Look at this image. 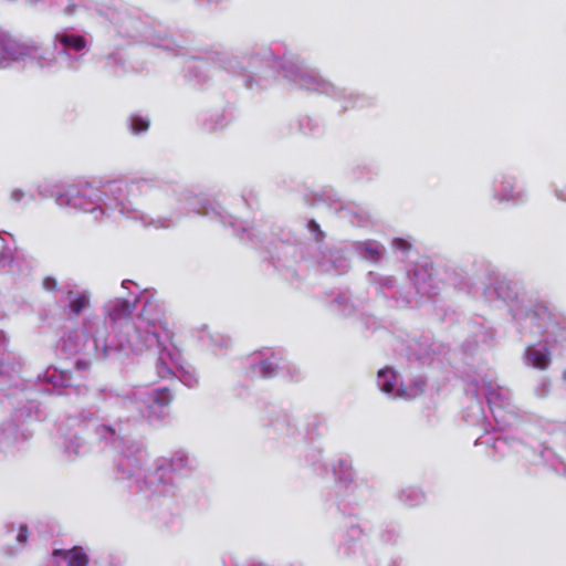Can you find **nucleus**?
<instances>
[{
    "mask_svg": "<svg viewBox=\"0 0 566 566\" xmlns=\"http://www.w3.org/2000/svg\"><path fill=\"white\" fill-rule=\"evenodd\" d=\"M69 315L71 317L78 316L90 305V298L84 293L69 292Z\"/></svg>",
    "mask_w": 566,
    "mask_h": 566,
    "instance_id": "1",
    "label": "nucleus"
},
{
    "mask_svg": "<svg viewBox=\"0 0 566 566\" xmlns=\"http://www.w3.org/2000/svg\"><path fill=\"white\" fill-rule=\"evenodd\" d=\"M56 39L59 42L64 45L65 48H70L74 51H82L86 48V40L82 35H74V34H59L56 35Z\"/></svg>",
    "mask_w": 566,
    "mask_h": 566,
    "instance_id": "2",
    "label": "nucleus"
},
{
    "mask_svg": "<svg viewBox=\"0 0 566 566\" xmlns=\"http://www.w3.org/2000/svg\"><path fill=\"white\" fill-rule=\"evenodd\" d=\"M526 356L532 366L538 369H546L551 361L547 353H543L533 347L526 349Z\"/></svg>",
    "mask_w": 566,
    "mask_h": 566,
    "instance_id": "3",
    "label": "nucleus"
},
{
    "mask_svg": "<svg viewBox=\"0 0 566 566\" xmlns=\"http://www.w3.org/2000/svg\"><path fill=\"white\" fill-rule=\"evenodd\" d=\"M380 389L386 394H391L396 386V375L390 368H385L378 371Z\"/></svg>",
    "mask_w": 566,
    "mask_h": 566,
    "instance_id": "4",
    "label": "nucleus"
},
{
    "mask_svg": "<svg viewBox=\"0 0 566 566\" xmlns=\"http://www.w3.org/2000/svg\"><path fill=\"white\" fill-rule=\"evenodd\" d=\"M69 566H87L88 557L82 547H73L67 553Z\"/></svg>",
    "mask_w": 566,
    "mask_h": 566,
    "instance_id": "5",
    "label": "nucleus"
},
{
    "mask_svg": "<svg viewBox=\"0 0 566 566\" xmlns=\"http://www.w3.org/2000/svg\"><path fill=\"white\" fill-rule=\"evenodd\" d=\"M360 249L368 253L370 260L373 261H377L381 255L379 249L377 247H374L370 242L361 243Z\"/></svg>",
    "mask_w": 566,
    "mask_h": 566,
    "instance_id": "6",
    "label": "nucleus"
},
{
    "mask_svg": "<svg viewBox=\"0 0 566 566\" xmlns=\"http://www.w3.org/2000/svg\"><path fill=\"white\" fill-rule=\"evenodd\" d=\"M149 123L140 117L132 118V129L134 133L139 134L147 130Z\"/></svg>",
    "mask_w": 566,
    "mask_h": 566,
    "instance_id": "7",
    "label": "nucleus"
},
{
    "mask_svg": "<svg viewBox=\"0 0 566 566\" xmlns=\"http://www.w3.org/2000/svg\"><path fill=\"white\" fill-rule=\"evenodd\" d=\"M260 374L263 376V377H271L273 376L274 374V365L269 361V360H264L260 364Z\"/></svg>",
    "mask_w": 566,
    "mask_h": 566,
    "instance_id": "8",
    "label": "nucleus"
},
{
    "mask_svg": "<svg viewBox=\"0 0 566 566\" xmlns=\"http://www.w3.org/2000/svg\"><path fill=\"white\" fill-rule=\"evenodd\" d=\"M307 227L311 232L315 233L317 241L321 242L324 240V232L321 230L319 224L315 220H311Z\"/></svg>",
    "mask_w": 566,
    "mask_h": 566,
    "instance_id": "9",
    "label": "nucleus"
},
{
    "mask_svg": "<svg viewBox=\"0 0 566 566\" xmlns=\"http://www.w3.org/2000/svg\"><path fill=\"white\" fill-rule=\"evenodd\" d=\"M392 245H394V248L399 249V250H403V251H407V250L410 249V243L407 242L406 240L401 239V238H396L392 241Z\"/></svg>",
    "mask_w": 566,
    "mask_h": 566,
    "instance_id": "10",
    "label": "nucleus"
},
{
    "mask_svg": "<svg viewBox=\"0 0 566 566\" xmlns=\"http://www.w3.org/2000/svg\"><path fill=\"white\" fill-rule=\"evenodd\" d=\"M56 286H57V282H56L55 279H53V277H45L43 280V287L45 290H51L52 291V290H55Z\"/></svg>",
    "mask_w": 566,
    "mask_h": 566,
    "instance_id": "11",
    "label": "nucleus"
},
{
    "mask_svg": "<svg viewBox=\"0 0 566 566\" xmlns=\"http://www.w3.org/2000/svg\"><path fill=\"white\" fill-rule=\"evenodd\" d=\"M28 535H29V530L27 526H21L19 528V533H18V541L20 543H25L27 539H28Z\"/></svg>",
    "mask_w": 566,
    "mask_h": 566,
    "instance_id": "12",
    "label": "nucleus"
},
{
    "mask_svg": "<svg viewBox=\"0 0 566 566\" xmlns=\"http://www.w3.org/2000/svg\"><path fill=\"white\" fill-rule=\"evenodd\" d=\"M67 553H69V551H65V549H54L53 551V556H64V557H67Z\"/></svg>",
    "mask_w": 566,
    "mask_h": 566,
    "instance_id": "13",
    "label": "nucleus"
},
{
    "mask_svg": "<svg viewBox=\"0 0 566 566\" xmlns=\"http://www.w3.org/2000/svg\"><path fill=\"white\" fill-rule=\"evenodd\" d=\"M409 496L421 497V499L423 497V495L418 490H413V489L409 490L408 497Z\"/></svg>",
    "mask_w": 566,
    "mask_h": 566,
    "instance_id": "14",
    "label": "nucleus"
},
{
    "mask_svg": "<svg viewBox=\"0 0 566 566\" xmlns=\"http://www.w3.org/2000/svg\"><path fill=\"white\" fill-rule=\"evenodd\" d=\"M149 337H153V338L156 340V343H157V344H159V336H158V334H156V333H151V334L147 335V336L145 337V342H148V340H149Z\"/></svg>",
    "mask_w": 566,
    "mask_h": 566,
    "instance_id": "15",
    "label": "nucleus"
},
{
    "mask_svg": "<svg viewBox=\"0 0 566 566\" xmlns=\"http://www.w3.org/2000/svg\"><path fill=\"white\" fill-rule=\"evenodd\" d=\"M70 196H73L75 193V189L73 187H70L69 192Z\"/></svg>",
    "mask_w": 566,
    "mask_h": 566,
    "instance_id": "16",
    "label": "nucleus"
},
{
    "mask_svg": "<svg viewBox=\"0 0 566 566\" xmlns=\"http://www.w3.org/2000/svg\"><path fill=\"white\" fill-rule=\"evenodd\" d=\"M564 200H566V197H562Z\"/></svg>",
    "mask_w": 566,
    "mask_h": 566,
    "instance_id": "17",
    "label": "nucleus"
}]
</instances>
